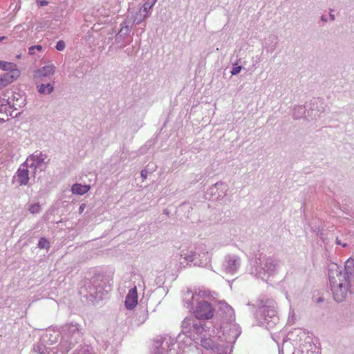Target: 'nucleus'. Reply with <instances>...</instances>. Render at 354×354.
<instances>
[{
  "label": "nucleus",
  "instance_id": "nucleus-1",
  "mask_svg": "<svg viewBox=\"0 0 354 354\" xmlns=\"http://www.w3.org/2000/svg\"><path fill=\"white\" fill-rule=\"evenodd\" d=\"M205 324H202L201 321L195 322L192 318H185L181 324L182 333L179 334L176 338L171 336H165L155 341L153 354H180L175 348L177 346L185 353V346L187 348H194L192 346L193 339L191 337L194 334H202L204 331Z\"/></svg>",
  "mask_w": 354,
  "mask_h": 354
},
{
  "label": "nucleus",
  "instance_id": "nucleus-2",
  "mask_svg": "<svg viewBox=\"0 0 354 354\" xmlns=\"http://www.w3.org/2000/svg\"><path fill=\"white\" fill-rule=\"evenodd\" d=\"M331 291L334 299L339 303L347 296L352 281H354V259L348 258L342 270L337 264H332L328 270Z\"/></svg>",
  "mask_w": 354,
  "mask_h": 354
},
{
  "label": "nucleus",
  "instance_id": "nucleus-3",
  "mask_svg": "<svg viewBox=\"0 0 354 354\" xmlns=\"http://www.w3.org/2000/svg\"><path fill=\"white\" fill-rule=\"evenodd\" d=\"M279 268V261L271 257L260 255L252 264L250 273L255 277L266 281L274 274Z\"/></svg>",
  "mask_w": 354,
  "mask_h": 354
},
{
  "label": "nucleus",
  "instance_id": "nucleus-4",
  "mask_svg": "<svg viewBox=\"0 0 354 354\" xmlns=\"http://www.w3.org/2000/svg\"><path fill=\"white\" fill-rule=\"evenodd\" d=\"M257 306L259 308V316L261 325L266 328H272L277 324L279 317L275 310V304L274 301L259 299L257 301Z\"/></svg>",
  "mask_w": 354,
  "mask_h": 354
},
{
  "label": "nucleus",
  "instance_id": "nucleus-5",
  "mask_svg": "<svg viewBox=\"0 0 354 354\" xmlns=\"http://www.w3.org/2000/svg\"><path fill=\"white\" fill-rule=\"evenodd\" d=\"M223 334L218 337L221 343H225L223 352L225 354L231 353L233 344L241 333V328L234 323L230 322L222 326Z\"/></svg>",
  "mask_w": 354,
  "mask_h": 354
},
{
  "label": "nucleus",
  "instance_id": "nucleus-6",
  "mask_svg": "<svg viewBox=\"0 0 354 354\" xmlns=\"http://www.w3.org/2000/svg\"><path fill=\"white\" fill-rule=\"evenodd\" d=\"M199 248H195L194 250L183 249L180 251V257L187 261V263H193L195 266H205L209 262L208 253L207 252H203L202 259H197L196 256H201V253H199Z\"/></svg>",
  "mask_w": 354,
  "mask_h": 354
},
{
  "label": "nucleus",
  "instance_id": "nucleus-7",
  "mask_svg": "<svg viewBox=\"0 0 354 354\" xmlns=\"http://www.w3.org/2000/svg\"><path fill=\"white\" fill-rule=\"evenodd\" d=\"M205 328H207L206 325L204 326V331L201 335L196 334L198 336L197 339L200 340L201 346L206 350L223 352L224 344L221 343L216 344L215 341L211 337V331L209 330H207Z\"/></svg>",
  "mask_w": 354,
  "mask_h": 354
},
{
  "label": "nucleus",
  "instance_id": "nucleus-8",
  "mask_svg": "<svg viewBox=\"0 0 354 354\" xmlns=\"http://www.w3.org/2000/svg\"><path fill=\"white\" fill-rule=\"evenodd\" d=\"M85 288L87 291L86 296L95 300H102L107 294V291L103 288L102 281L96 279L91 280Z\"/></svg>",
  "mask_w": 354,
  "mask_h": 354
},
{
  "label": "nucleus",
  "instance_id": "nucleus-9",
  "mask_svg": "<svg viewBox=\"0 0 354 354\" xmlns=\"http://www.w3.org/2000/svg\"><path fill=\"white\" fill-rule=\"evenodd\" d=\"M241 265V259L239 256L234 254H229L225 256L222 263V270L228 274H235Z\"/></svg>",
  "mask_w": 354,
  "mask_h": 354
},
{
  "label": "nucleus",
  "instance_id": "nucleus-10",
  "mask_svg": "<svg viewBox=\"0 0 354 354\" xmlns=\"http://www.w3.org/2000/svg\"><path fill=\"white\" fill-rule=\"evenodd\" d=\"M192 312L198 319H209L214 316V309L210 303L201 300L198 301Z\"/></svg>",
  "mask_w": 354,
  "mask_h": 354
},
{
  "label": "nucleus",
  "instance_id": "nucleus-11",
  "mask_svg": "<svg viewBox=\"0 0 354 354\" xmlns=\"http://www.w3.org/2000/svg\"><path fill=\"white\" fill-rule=\"evenodd\" d=\"M209 296V292L208 290H198V291L195 292V294H194L192 290H187L183 296L184 306L193 310L194 301H196L198 303L199 298L203 299Z\"/></svg>",
  "mask_w": 354,
  "mask_h": 354
},
{
  "label": "nucleus",
  "instance_id": "nucleus-12",
  "mask_svg": "<svg viewBox=\"0 0 354 354\" xmlns=\"http://www.w3.org/2000/svg\"><path fill=\"white\" fill-rule=\"evenodd\" d=\"M1 69L8 71V73L3 75H8L13 81L16 80L20 75V71L17 68V64L12 62L3 61Z\"/></svg>",
  "mask_w": 354,
  "mask_h": 354
},
{
  "label": "nucleus",
  "instance_id": "nucleus-13",
  "mask_svg": "<svg viewBox=\"0 0 354 354\" xmlns=\"http://www.w3.org/2000/svg\"><path fill=\"white\" fill-rule=\"evenodd\" d=\"M24 165L26 167L39 169L43 170L44 168V159L42 156H28Z\"/></svg>",
  "mask_w": 354,
  "mask_h": 354
},
{
  "label": "nucleus",
  "instance_id": "nucleus-14",
  "mask_svg": "<svg viewBox=\"0 0 354 354\" xmlns=\"http://www.w3.org/2000/svg\"><path fill=\"white\" fill-rule=\"evenodd\" d=\"M12 107L10 102L4 99L0 98V121H6L11 115Z\"/></svg>",
  "mask_w": 354,
  "mask_h": 354
},
{
  "label": "nucleus",
  "instance_id": "nucleus-15",
  "mask_svg": "<svg viewBox=\"0 0 354 354\" xmlns=\"http://www.w3.org/2000/svg\"><path fill=\"white\" fill-rule=\"evenodd\" d=\"M138 304V292L136 286L131 288L126 296L125 306L127 309H133Z\"/></svg>",
  "mask_w": 354,
  "mask_h": 354
},
{
  "label": "nucleus",
  "instance_id": "nucleus-16",
  "mask_svg": "<svg viewBox=\"0 0 354 354\" xmlns=\"http://www.w3.org/2000/svg\"><path fill=\"white\" fill-rule=\"evenodd\" d=\"M55 72L54 65H48L44 66L35 71L34 77L37 80H42L43 77H48L53 75Z\"/></svg>",
  "mask_w": 354,
  "mask_h": 354
},
{
  "label": "nucleus",
  "instance_id": "nucleus-17",
  "mask_svg": "<svg viewBox=\"0 0 354 354\" xmlns=\"http://www.w3.org/2000/svg\"><path fill=\"white\" fill-rule=\"evenodd\" d=\"M19 185H26L29 181L28 170L24 165H21L15 176Z\"/></svg>",
  "mask_w": 354,
  "mask_h": 354
},
{
  "label": "nucleus",
  "instance_id": "nucleus-18",
  "mask_svg": "<svg viewBox=\"0 0 354 354\" xmlns=\"http://www.w3.org/2000/svg\"><path fill=\"white\" fill-rule=\"evenodd\" d=\"M220 310L223 312V317L225 319L229 322H232L234 321L235 314L234 309L225 301H222L220 303Z\"/></svg>",
  "mask_w": 354,
  "mask_h": 354
},
{
  "label": "nucleus",
  "instance_id": "nucleus-19",
  "mask_svg": "<svg viewBox=\"0 0 354 354\" xmlns=\"http://www.w3.org/2000/svg\"><path fill=\"white\" fill-rule=\"evenodd\" d=\"M90 189L89 185H82L81 184H74L71 187L73 194L83 195Z\"/></svg>",
  "mask_w": 354,
  "mask_h": 354
},
{
  "label": "nucleus",
  "instance_id": "nucleus-20",
  "mask_svg": "<svg viewBox=\"0 0 354 354\" xmlns=\"http://www.w3.org/2000/svg\"><path fill=\"white\" fill-rule=\"evenodd\" d=\"M14 81L12 80L8 77V75H1L0 76V90L7 86L10 83L13 82Z\"/></svg>",
  "mask_w": 354,
  "mask_h": 354
},
{
  "label": "nucleus",
  "instance_id": "nucleus-21",
  "mask_svg": "<svg viewBox=\"0 0 354 354\" xmlns=\"http://www.w3.org/2000/svg\"><path fill=\"white\" fill-rule=\"evenodd\" d=\"M47 351V348L42 344H37L34 346L30 354H45V351Z\"/></svg>",
  "mask_w": 354,
  "mask_h": 354
},
{
  "label": "nucleus",
  "instance_id": "nucleus-22",
  "mask_svg": "<svg viewBox=\"0 0 354 354\" xmlns=\"http://www.w3.org/2000/svg\"><path fill=\"white\" fill-rule=\"evenodd\" d=\"M305 354H321V350L315 344H310Z\"/></svg>",
  "mask_w": 354,
  "mask_h": 354
},
{
  "label": "nucleus",
  "instance_id": "nucleus-23",
  "mask_svg": "<svg viewBox=\"0 0 354 354\" xmlns=\"http://www.w3.org/2000/svg\"><path fill=\"white\" fill-rule=\"evenodd\" d=\"M53 91V86L50 84H41L39 88L41 93H50Z\"/></svg>",
  "mask_w": 354,
  "mask_h": 354
},
{
  "label": "nucleus",
  "instance_id": "nucleus-24",
  "mask_svg": "<svg viewBox=\"0 0 354 354\" xmlns=\"http://www.w3.org/2000/svg\"><path fill=\"white\" fill-rule=\"evenodd\" d=\"M29 212L32 214H38L41 211V206L39 203L31 204L28 208Z\"/></svg>",
  "mask_w": 354,
  "mask_h": 354
},
{
  "label": "nucleus",
  "instance_id": "nucleus-25",
  "mask_svg": "<svg viewBox=\"0 0 354 354\" xmlns=\"http://www.w3.org/2000/svg\"><path fill=\"white\" fill-rule=\"evenodd\" d=\"M50 247V243L44 237L40 238L38 243V248L41 249H48Z\"/></svg>",
  "mask_w": 354,
  "mask_h": 354
},
{
  "label": "nucleus",
  "instance_id": "nucleus-26",
  "mask_svg": "<svg viewBox=\"0 0 354 354\" xmlns=\"http://www.w3.org/2000/svg\"><path fill=\"white\" fill-rule=\"evenodd\" d=\"M140 315H139L138 322L140 323H143L147 319V314L146 309H142L140 311Z\"/></svg>",
  "mask_w": 354,
  "mask_h": 354
},
{
  "label": "nucleus",
  "instance_id": "nucleus-27",
  "mask_svg": "<svg viewBox=\"0 0 354 354\" xmlns=\"http://www.w3.org/2000/svg\"><path fill=\"white\" fill-rule=\"evenodd\" d=\"M35 49H37L39 51L42 50V46L41 45L32 46L28 49V53L30 55H33L35 54Z\"/></svg>",
  "mask_w": 354,
  "mask_h": 354
},
{
  "label": "nucleus",
  "instance_id": "nucleus-28",
  "mask_svg": "<svg viewBox=\"0 0 354 354\" xmlns=\"http://www.w3.org/2000/svg\"><path fill=\"white\" fill-rule=\"evenodd\" d=\"M65 43L64 41L60 40L56 44V49L59 51H62L65 48Z\"/></svg>",
  "mask_w": 354,
  "mask_h": 354
},
{
  "label": "nucleus",
  "instance_id": "nucleus-29",
  "mask_svg": "<svg viewBox=\"0 0 354 354\" xmlns=\"http://www.w3.org/2000/svg\"><path fill=\"white\" fill-rule=\"evenodd\" d=\"M49 335V341L51 342V343H53L54 342L56 341L57 337H58V334L56 333H49V334H46V337Z\"/></svg>",
  "mask_w": 354,
  "mask_h": 354
},
{
  "label": "nucleus",
  "instance_id": "nucleus-30",
  "mask_svg": "<svg viewBox=\"0 0 354 354\" xmlns=\"http://www.w3.org/2000/svg\"><path fill=\"white\" fill-rule=\"evenodd\" d=\"M151 170H152V169H149V168H145V169L142 170L141 176L143 178H146L147 177V174L151 172L150 171Z\"/></svg>",
  "mask_w": 354,
  "mask_h": 354
},
{
  "label": "nucleus",
  "instance_id": "nucleus-31",
  "mask_svg": "<svg viewBox=\"0 0 354 354\" xmlns=\"http://www.w3.org/2000/svg\"><path fill=\"white\" fill-rule=\"evenodd\" d=\"M241 70V66H235L232 68V71H231V73L232 75H237L238 73H240Z\"/></svg>",
  "mask_w": 354,
  "mask_h": 354
},
{
  "label": "nucleus",
  "instance_id": "nucleus-32",
  "mask_svg": "<svg viewBox=\"0 0 354 354\" xmlns=\"http://www.w3.org/2000/svg\"><path fill=\"white\" fill-rule=\"evenodd\" d=\"M198 248H200V250H199V253H201V257H198V255L196 256V258H197V259H202V256H203V252H206L204 247L203 245H201V246H198Z\"/></svg>",
  "mask_w": 354,
  "mask_h": 354
},
{
  "label": "nucleus",
  "instance_id": "nucleus-33",
  "mask_svg": "<svg viewBox=\"0 0 354 354\" xmlns=\"http://www.w3.org/2000/svg\"><path fill=\"white\" fill-rule=\"evenodd\" d=\"M223 185V183L222 182H218L214 185V186L211 188L212 190H213L214 188H219L220 187H222Z\"/></svg>",
  "mask_w": 354,
  "mask_h": 354
},
{
  "label": "nucleus",
  "instance_id": "nucleus-34",
  "mask_svg": "<svg viewBox=\"0 0 354 354\" xmlns=\"http://www.w3.org/2000/svg\"><path fill=\"white\" fill-rule=\"evenodd\" d=\"M85 208H86V204H84V203L81 204L79 207V213L82 214L84 212V210L85 209Z\"/></svg>",
  "mask_w": 354,
  "mask_h": 354
},
{
  "label": "nucleus",
  "instance_id": "nucleus-35",
  "mask_svg": "<svg viewBox=\"0 0 354 354\" xmlns=\"http://www.w3.org/2000/svg\"><path fill=\"white\" fill-rule=\"evenodd\" d=\"M335 242H336V244H337V245H342V247H344V248H346V247L347 246V244H346V243H342L341 242V241H340L338 238H336V241H335Z\"/></svg>",
  "mask_w": 354,
  "mask_h": 354
},
{
  "label": "nucleus",
  "instance_id": "nucleus-36",
  "mask_svg": "<svg viewBox=\"0 0 354 354\" xmlns=\"http://www.w3.org/2000/svg\"><path fill=\"white\" fill-rule=\"evenodd\" d=\"M48 3V2L46 0H43V1H40V5L44 6H47Z\"/></svg>",
  "mask_w": 354,
  "mask_h": 354
},
{
  "label": "nucleus",
  "instance_id": "nucleus-37",
  "mask_svg": "<svg viewBox=\"0 0 354 354\" xmlns=\"http://www.w3.org/2000/svg\"><path fill=\"white\" fill-rule=\"evenodd\" d=\"M153 5L149 6V8H150ZM143 8H144V11H147V10L148 9V3H147L144 4Z\"/></svg>",
  "mask_w": 354,
  "mask_h": 354
},
{
  "label": "nucleus",
  "instance_id": "nucleus-38",
  "mask_svg": "<svg viewBox=\"0 0 354 354\" xmlns=\"http://www.w3.org/2000/svg\"><path fill=\"white\" fill-rule=\"evenodd\" d=\"M5 39H6V37H4V36H3V37H0V41H3V40H4Z\"/></svg>",
  "mask_w": 354,
  "mask_h": 354
}]
</instances>
